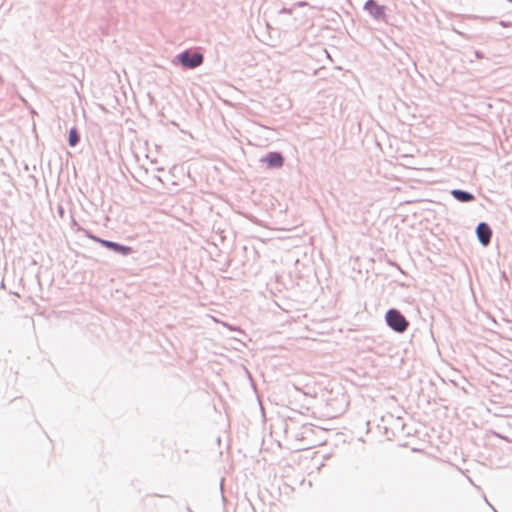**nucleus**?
<instances>
[{
	"mask_svg": "<svg viewBox=\"0 0 512 512\" xmlns=\"http://www.w3.org/2000/svg\"><path fill=\"white\" fill-rule=\"evenodd\" d=\"M68 140H69L70 146H72V147L78 143L79 136H78L76 128L70 129Z\"/></svg>",
	"mask_w": 512,
	"mask_h": 512,
	"instance_id": "nucleus-8",
	"label": "nucleus"
},
{
	"mask_svg": "<svg viewBox=\"0 0 512 512\" xmlns=\"http://www.w3.org/2000/svg\"><path fill=\"white\" fill-rule=\"evenodd\" d=\"M98 241L103 245L105 246L106 248H109L111 250H114L118 253H121L122 255H128L129 253H131V248L128 247V246H122V245H119L115 242H111V241H107V240H102V239H98Z\"/></svg>",
	"mask_w": 512,
	"mask_h": 512,
	"instance_id": "nucleus-5",
	"label": "nucleus"
},
{
	"mask_svg": "<svg viewBox=\"0 0 512 512\" xmlns=\"http://www.w3.org/2000/svg\"><path fill=\"white\" fill-rule=\"evenodd\" d=\"M385 318L388 326L398 333H403L409 325L405 317L396 309L388 310Z\"/></svg>",
	"mask_w": 512,
	"mask_h": 512,
	"instance_id": "nucleus-1",
	"label": "nucleus"
},
{
	"mask_svg": "<svg viewBox=\"0 0 512 512\" xmlns=\"http://www.w3.org/2000/svg\"><path fill=\"white\" fill-rule=\"evenodd\" d=\"M476 233L479 241L484 245H488L492 235L490 227L486 223H480L477 226Z\"/></svg>",
	"mask_w": 512,
	"mask_h": 512,
	"instance_id": "nucleus-3",
	"label": "nucleus"
},
{
	"mask_svg": "<svg viewBox=\"0 0 512 512\" xmlns=\"http://www.w3.org/2000/svg\"><path fill=\"white\" fill-rule=\"evenodd\" d=\"M365 8L376 18L385 16V7L378 5L374 0H368L365 4Z\"/></svg>",
	"mask_w": 512,
	"mask_h": 512,
	"instance_id": "nucleus-4",
	"label": "nucleus"
},
{
	"mask_svg": "<svg viewBox=\"0 0 512 512\" xmlns=\"http://www.w3.org/2000/svg\"><path fill=\"white\" fill-rule=\"evenodd\" d=\"M180 62L184 67L187 68H195L202 64L203 62V56L200 53H190L188 51L182 53L180 55Z\"/></svg>",
	"mask_w": 512,
	"mask_h": 512,
	"instance_id": "nucleus-2",
	"label": "nucleus"
},
{
	"mask_svg": "<svg viewBox=\"0 0 512 512\" xmlns=\"http://www.w3.org/2000/svg\"><path fill=\"white\" fill-rule=\"evenodd\" d=\"M266 162L269 167H281L284 159L281 154L272 152L267 155Z\"/></svg>",
	"mask_w": 512,
	"mask_h": 512,
	"instance_id": "nucleus-6",
	"label": "nucleus"
},
{
	"mask_svg": "<svg viewBox=\"0 0 512 512\" xmlns=\"http://www.w3.org/2000/svg\"><path fill=\"white\" fill-rule=\"evenodd\" d=\"M452 195L459 201L468 202L474 199V196L468 192L461 190H453Z\"/></svg>",
	"mask_w": 512,
	"mask_h": 512,
	"instance_id": "nucleus-7",
	"label": "nucleus"
}]
</instances>
